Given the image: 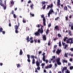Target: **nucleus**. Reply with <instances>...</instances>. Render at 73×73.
<instances>
[{
	"label": "nucleus",
	"mask_w": 73,
	"mask_h": 73,
	"mask_svg": "<svg viewBox=\"0 0 73 73\" xmlns=\"http://www.w3.org/2000/svg\"><path fill=\"white\" fill-rule=\"evenodd\" d=\"M2 32L3 34H5V31H2Z\"/></svg>",
	"instance_id": "nucleus-56"
},
{
	"label": "nucleus",
	"mask_w": 73,
	"mask_h": 73,
	"mask_svg": "<svg viewBox=\"0 0 73 73\" xmlns=\"http://www.w3.org/2000/svg\"><path fill=\"white\" fill-rule=\"evenodd\" d=\"M27 56L28 58L27 59V61L29 62H31V60H30V56H29V55H27Z\"/></svg>",
	"instance_id": "nucleus-17"
},
{
	"label": "nucleus",
	"mask_w": 73,
	"mask_h": 73,
	"mask_svg": "<svg viewBox=\"0 0 73 73\" xmlns=\"http://www.w3.org/2000/svg\"><path fill=\"white\" fill-rule=\"evenodd\" d=\"M62 62L63 63H65H65H67V62H68V61H67V60H62Z\"/></svg>",
	"instance_id": "nucleus-27"
},
{
	"label": "nucleus",
	"mask_w": 73,
	"mask_h": 73,
	"mask_svg": "<svg viewBox=\"0 0 73 73\" xmlns=\"http://www.w3.org/2000/svg\"><path fill=\"white\" fill-rule=\"evenodd\" d=\"M53 10L52 9L50 10L48 13V17H50V14H52V13H53Z\"/></svg>",
	"instance_id": "nucleus-10"
},
{
	"label": "nucleus",
	"mask_w": 73,
	"mask_h": 73,
	"mask_svg": "<svg viewBox=\"0 0 73 73\" xmlns=\"http://www.w3.org/2000/svg\"><path fill=\"white\" fill-rule=\"evenodd\" d=\"M31 58H33V59H35L34 58V56H33V55H31Z\"/></svg>",
	"instance_id": "nucleus-40"
},
{
	"label": "nucleus",
	"mask_w": 73,
	"mask_h": 73,
	"mask_svg": "<svg viewBox=\"0 0 73 73\" xmlns=\"http://www.w3.org/2000/svg\"><path fill=\"white\" fill-rule=\"evenodd\" d=\"M56 51V49H54L53 50V53H55V51Z\"/></svg>",
	"instance_id": "nucleus-62"
},
{
	"label": "nucleus",
	"mask_w": 73,
	"mask_h": 73,
	"mask_svg": "<svg viewBox=\"0 0 73 73\" xmlns=\"http://www.w3.org/2000/svg\"><path fill=\"white\" fill-rule=\"evenodd\" d=\"M70 50L72 52H73V48H71L70 49Z\"/></svg>",
	"instance_id": "nucleus-54"
},
{
	"label": "nucleus",
	"mask_w": 73,
	"mask_h": 73,
	"mask_svg": "<svg viewBox=\"0 0 73 73\" xmlns=\"http://www.w3.org/2000/svg\"><path fill=\"white\" fill-rule=\"evenodd\" d=\"M68 38L67 37H65L64 39V41H66V39H67Z\"/></svg>",
	"instance_id": "nucleus-43"
},
{
	"label": "nucleus",
	"mask_w": 73,
	"mask_h": 73,
	"mask_svg": "<svg viewBox=\"0 0 73 73\" xmlns=\"http://www.w3.org/2000/svg\"><path fill=\"white\" fill-rule=\"evenodd\" d=\"M3 28L1 27L0 28V32H3Z\"/></svg>",
	"instance_id": "nucleus-33"
},
{
	"label": "nucleus",
	"mask_w": 73,
	"mask_h": 73,
	"mask_svg": "<svg viewBox=\"0 0 73 73\" xmlns=\"http://www.w3.org/2000/svg\"><path fill=\"white\" fill-rule=\"evenodd\" d=\"M23 23H26V21L24 19H23Z\"/></svg>",
	"instance_id": "nucleus-45"
},
{
	"label": "nucleus",
	"mask_w": 73,
	"mask_h": 73,
	"mask_svg": "<svg viewBox=\"0 0 73 73\" xmlns=\"http://www.w3.org/2000/svg\"><path fill=\"white\" fill-rule=\"evenodd\" d=\"M70 69H71V70L73 69V66H71L70 67Z\"/></svg>",
	"instance_id": "nucleus-50"
},
{
	"label": "nucleus",
	"mask_w": 73,
	"mask_h": 73,
	"mask_svg": "<svg viewBox=\"0 0 73 73\" xmlns=\"http://www.w3.org/2000/svg\"><path fill=\"white\" fill-rule=\"evenodd\" d=\"M64 11H67L68 10V7L67 6H65L64 8Z\"/></svg>",
	"instance_id": "nucleus-23"
},
{
	"label": "nucleus",
	"mask_w": 73,
	"mask_h": 73,
	"mask_svg": "<svg viewBox=\"0 0 73 73\" xmlns=\"http://www.w3.org/2000/svg\"><path fill=\"white\" fill-rule=\"evenodd\" d=\"M56 61L58 65H61V63L60 62V58H58L56 59Z\"/></svg>",
	"instance_id": "nucleus-6"
},
{
	"label": "nucleus",
	"mask_w": 73,
	"mask_h": 73,
	"mask_svg": "<svg viewBox=\"0 0 73 73\" xmlns=\"http://www.w3.org/2000/svg\"><path fill=\"white\" fill-rule=\"evenodd\" d=\"M2 2L3 1H2V0H0V5L1 6H2V7H3L4 9L5 10L6 9V6H4V4L2 3Z\"/></svg>",
	"instance_id": "nucleus-7"
},
{
	"label": "nucleus",
	"mask_w": 73,
	"mask_h": 73,
	"mask_svg": "<svg viewBox=\"0 0 73 73\" xmlns=\"http://www.w3.org/2000/svg\"><path fill=\"white\" fill-rule=\"evenodd\" d=\"M46 6L45 5H44V6L42 7V8L43 9H45V7Z\"/></svg>",
	"instance_id": "nucleus-38"
},
{
	"label": "nucleus",
	"mask_w": 73,
	"mask_h": 73,
	"mask_svg": "<svg viewBox=\"0 0 73 73\" xmlns=\"http://www.w3.org/2000/svg\"><path fill=\"white\" fill-rule=\"evenodd\" d=\"M36 66H37V68L35 69V72L36 73H38L37 70H40V62L38 61H36Z\"/></svg>",
	"instance_id": "nucleus-1"
},
{
	"label": "nucleus",
	"mask_w": 73,
	"mask_h": 73,
	"mask_svg": "<svg viewBox=\"0 0 73 73\" xmlns=\"http://www.w3.org/2000/svg\"><path fill=\"white\" fill-rule=\"evenodd\" d=\"M56 47H57V45H55L54 46V48H56Z\"/></svg>",
	"instance_id": "nucleus-60"
},
{
	"label": "nucleus",
	"mask_w": 73,
	"mask_h": 73,
	"mask_svg": "<svg viewBox=\"0 0 73 73\" xmlns=\"http://www.w3.org/2000/svg\"><path fill=\"white\" fill-rule=\"evenodd\" d=\"M69 56H71V57L73 56V54H71V53H70L69 54H68Z\"/></svg>",
	"instance_id": "nucleus-31"
},
{
	"label": "nucleus",
	"mask_w": 73,
	"mask_h": 73,
	"mask_svg": "<svg viewBox=\"0 0 73 73\" xmlns=\"http://www.w3.org/2000/svg\"><path fill=\"white\" fill-rule=\"evenodd\" d=\"M13 16L14 18H16V16L15 14H14V15H13Z\"/></svg>",
	"instance_id": "nucleus-52"
},
{
	"label": "nucleus",
	"mask_w": 73,
	"mask_h": 73,
	"mask_svg": "<svg viewBox=\"0 0 73 73\" xmlns=\"http://www.w3.org/2000/svg\"><path fill=\"white\" fill-rule=\"evenodd\" d=\"M61 50L59 49H58L56 52V54H59L61 53Z\"/></svg>",
	"instance_id": "nucleus-13"
},
{
	"label": "nucleus",
	"mask_w": 73,
	"mask_h": 73,
	"mask_svg": "<svg viewBox=\"0 0 73 73\" xmlns=\"http://www.w3.org/2000/svg\"><path fill=\"white\" fill-rule=\"evenodd\" d=\"M33 4H32L30 5V7L31 9L33 8Z\"/></svg>",
	"instance_id": "nucleus-41"
},
{
	"label": "nucleus",
	"mask_w": 73,
	"mask_h": 73,
	"mask_svg": "<svg viewBox=\"0 0 73 73\" xmlns=\"http://www.w3.org/2000/svg\"><path fill=\"white\" fill-rule=\"evenodd\" d=\"M67 43H70V44H73V40L72 38H70L67 40Z\"/></svg>",
	"instance_id": "nucleus-5"
},
{
	"label": "nucleus",
	"mask_w": 73,
	"mask_h": 73,
	"mask_svg": "<svg viewBox=\"0 0 73 73\" xmlns=\"http://www.w3.org/2000/svg\"><path fill=\"white\" fill-rule=\"evenodd\" d=\"M14 2L13 1H10V4L11 5H13L14 4Z\"/></svg>",
	"instance_id": "nucleus-30"
},
{
	"label": "nucleus",
	"mask_w": 73,
	"mask_h": 73,
	"mask_svg": "<svg viewBox=\"0 0 73 73\" xmlns=\"http://www.w3.org/2000/svg\"><path fill=\"white\" fill-rule=\"evenodd\" d=\"M58 19H59V17H57V18H55V20H58Z\"/></svg>",
	"instance_id": "nucleus-55"
},
{
	"label": "nucleus",
	"mask_w": 73,
	"mask_h": 73,
	"mask_svg": "<svg viewBox=\"0 0 73 73\" xmlns=\"http://www.w3.org/2000/svg\"><path fill=\"white\" fill-rule=\"evenodd\" d=\"M41 28L40 29H39L38 30H39L40 31V33L41 34H42L43 32H44V31L43 30V29H42L43 28H44V26H42L41 25Z\"/></svg>",
	"instance_id": "nucleus-8"
},
{
	"label": "nucleus",
	"mask_w": 73,
	"mask_h": 73,
	"mask_svg": "<svg viewBox=\"0 0 73 73\" xmlns=\"http://www.w3.org/2000/svg\"><path fill=\"white\" fill-rule=\"evenodd\" d=\"M20 26V24L18 23V25H15V32L16 33H19V31H18V29H19V27Z\"/></svg>",
	"instance_id": "nucleus-3"
},
{
	"label": "nucleus",
	"mask_w": 73,
	"mask_h": 73,
	"mask_svg": "<svg viewBox=\"0 0 73 73\" xmlns=\"http://www.w3.org/2000/svg\"><path fill=\"white\" fill-rule=\"evenodd\" d=\"M39 54H41V51H40L39 52V53H38Z\"/></svg>",
	"instance_id": "nucleus-64"
},
{
	"label": "nucleus",
	"mask_w": 73,
	"mask_h": 73,
	"mask_svg": "<svg viewBox=\"0 0 73 73\" xmlns=\"http://www.w3.org/2000/svg\"><path fill=\"white\" fill-rule=\"evenodd\" d=\"M54 58H55V56H52V58L51 59V61H52V60H54Z\"/></svg>",
	"instance_id": "nucleus-28"
},
{
	"label": "nucleus",
	"mask_w": 73,
	"mask_h": 73,
	"mask_svg": "<svg viewBox=\"0 0 73 73\" xmlns=\"http://www.w3.org/2000/svg\"><path fill=\"white\" fill-rule=\"evenodd\" d=\"M42 4H48V2H45L44 1H43L41 2Z\"/></svg>",
	"instance_id": "nucleus-22"
},
{
	"label": "nucleus",
	"mask_w": 73,
	"mask_h": 73,
	"mask_svg": "<svg viewBox=\"0 0 73 73\" xmlns=\"http://www.w3.org/2000/svg\"><path fill=\"white\" fill-rule=\"evenodd\" d=\"M17 65V68H19V67H20V64H18Z\"/></svg>",
	"instance_id": "nucleus-39"
},
{
	"label": "nucleus",
	"mask_w": 73,
	"mask_h": 73,
	"mask_svg": "<svg viewBox=\"0 0 73 73\" xmlns=\"http://www.w3.org/2000/svg\"><path fill=\"white\" fill-rule=\"evenodd\" d=\"M45 53H43L42 55L43 56V57L42 60L44 61L45 60Z\"/></svg>",
	"instance_id": "nucleus-20"
},
{
	"label": "nucleus",
	"mask_w": 73,
	"mask_h": 73,
	"mask_svg": "<svg viewBox=\"0 0 73 73\" xmlns=\"http://www.w3.org/2000/svg\"><path fill=\"white\" fill-rule=\"evenodd\" d=\"M3 65V63H0V66H2Z\"/></svg>",
	"instance_id": "nucleus-63"
},
{
	"label": "nucleus",
	"mask_w": 73,
	"mask_h": 73,
	"mask_svg": "<svg viewBox=\"0 0 73 73\" xmlns=\"http://www.w3.org/2000/svg\"><path fill=\"white\" fill-rule=\"evenodd\" d=\"M9 27H11V23H9Z\"/></svg>",
	"instance_id": "nucleus-59"
},
{
	"label": "nucleus",
	"mask_w": 73,
	"mask_h": 73,
	"mask_svg": "<svg viewBox=\"0 0 73 73\" xmlns=\"http://www.w3.org/2000/svg\"><path fill=\"white\" fill-rule=\"evenodd\" d=\"M68 55H69V53H65L64 54V57H68Z\"/></svg>",
	"instance_id": "nucleus-24"
},
{
	"label": "nucleus",
	"mask_w": 73,
	"mask_h": 73,
	"mask_svg": "<svg viewBox=\"0 0 73 73\" xmlns=\"http://www.w3.org/2000/svg\"><path fill=\"white\" fill-rule=\"evenodd\" d=\"M48 45H50V41H49L48 42Z\"/></svg>",
	"instance_id": "nucleus-48"
},
{
	"label": "nucleus",
	"mask_w": 73,
	"mask_h": 73,
	"mask_svg": "<svg viewBox=\"0 0 73 73\" xmlns=\"http://www.w3.org/2000/svg\"><path fill=\"white\" fill-rule=\"evenodd\" d=\"M30 16H32L33 17L34 16H35L34 14H32L31 13H30Z\"/></svg>",
	"instance_id": "nucleus-36"
},
{
	"label": "nucleus",
	"mask_w": 73,
	"mask_h": 73,
	"mask_svg": "<svg viewBox=\"0 0 73 73\" xmlns=\"http://www.w3.org/2000/svg\"><path fill=\"white\" fill-rule=\"evenodd\" d=\"M59 46L60 47H61V42H59Z\"/></svg>",
	"instance_id": "nucleus-37"
},
{
	"label": "nucleus",
	"mask_w": 73,
	"mask_h": 73,
	"mask_svg": "<svg viewBox=\"0 0 73 73\" xmlns=\"http://www.w3.org/2000/svg\"><path fill=\"white\" fill-rule=\"evenodd\" d=\"M29 36H28L27 37V38L26 39V40H27V42H29L30 40H33V37H31L30 38V40H29Z\"/></svg>",
	"instance_id": "nucleus-12"
},
{
	"label": "nucleus",
	"mask_w": 73,
	"mask_h": 73,
	"mask_svg": "<svg viewBox=\"0 0 73 73\" xmlns=\"http://www.w3.org/2000/svg\"><path fill=\"white\" fill-rule=\"evenodd\" d=\"M71 31H69L68 32V34L70 35V36H72V33H71Z\"/></svg>",
	"instance_id": "nucleus-35"
},
{
	"label": "nucleus",
	"mask_w": 73,
	"mask_h": 73,
	"mask_svg": "<svg viewBox=\"0 0 73 73\" xmlns=\"http://www.w3.org/2000/svg\"><path fill=\"white\" fill-rule=\"evenodd\" d=\"M41 65L42 66V68H44V66L45 65V64L42 63V64Z\"/></svg>",
	"instance_id": "nucleus-34"
},
{
	"label": "nucleus",
	"mask_w": 73,
	"mask_h": 73,
	"mask_svg": "<svg viewBox=\"0 0 73 73\" xmlns=\"http://www.w3.org/2000/svg\"><path fill=\"white\" fill-rule=\"evenodd\" d=\"M42 38H43V40L45 41L46 40V36L45 35H42Z\"/></svg>",
	"instance_id": "nucleus-16"
},
{
	"label": "nucleus",
	"mask_w": 73,
	"mask_h": 73,
	"mask_svg": "<svg viewBox=\"0 0 73 73\" xmlns=\"http://www.w3.org/2000/svg\"><path fill=\"white\" fill-rule=\"evenodd\" d=\"M40 30H38V31L35 33V36H40Z\"/></svg>",
	"instance_id": "nucleus-11"
},
{
	"label": "nucleus",
	"mask_w": 73,
	"mask_h": 73,
	"mask_svg": "<svg viewBox=\"0 0 73 73\" xmlns=\"http://www.w3.org/2000/svg\"><path fill=\"white\" fill-rule=\"evenodd\" d=\"M57 39V38H54L53 39V40H54V41H56V40Z\"/></svg>",
	"instance_id": "nucleus-58"
},
{
	"label": "nucleus",
	"mask_w": 73,
	"mask_h": 73,
	"mask_svg": "<svg viewBox=\"0 0 73 73\" xmlns=\"http://www.w3.org/2000/svg\"><path fill=\"white\" fill-rule=\"evenodd\" d=\"M40 26H41V24L37 25H36V27H37V28H40Z\"/></svg>",
	"instance_id": "nucleus-29"
},
{
	"label": "nucleus",
	"mask_w": 73,
	"mask_h": 73,
	"mask_svg": "<svg viewBox=\"0 0 73 73\" xmlns=\"http://www.w3.org/2000/svg\"><path fill=\"white\" fill-rule=\"evenodd\" d=\"M67 69V67H65L63 68V69L62 70V72L63 73L64 72V70H66Z\"/></svg>",
	"instance_id": "nucleus-18"
},
{
	"label": "nucleus",
	"mask_w": 73,
	"mask_h": 73,
	"mask_svg": "<svg viewBox=\"0 0 73 73\" xmlns=\"http://www.w3.org/2000/svg\"><path fill=\"white\" fill-rule=\"evenodd\" d=\"M70 65H71V64L70 63H68V66H70Z\"/></svg>",
	"instance_id": "nucleus-57"
},
{
	"label": "nucleus",
	"mask_w": 73,
	"mask_h": 73,
	"mask_svg": "<svg viewBox=\"0 0 73 73\" xmlns=\"http://www.w3.org/2000/svg\"><path fill=\"white\" fill-rule=\"evenodd\" d=\"M4 3L5 5H4V6H6V8H7V5H6V1H5Z\"/></svg>",
	"instance_id": "nucleus-44"
},
{
	"label": "nucleus",
	"mask_w": 73,
	"mask_h": 73,
	"mask_svg": "<svg viewBox=\"0 0 73 73\" xmlns=\"http://www.w3.org/2000/svg\"><path fill=\"white\" fill-rule=\"evenodd\" d=\"M32 63L33 64H34L35 63V59H33Z\"/></svg>",
	"instance_id": "nucleus-26"
},
{
	"label": "nucleus",
	"mask_w": 73,
	"mask_h": 73,
	"mask_svg": "<svg viewBox=\"0 0 73 73\" xmlns=\"http://www.w3.org/2000/svg\"><path fill=\"white\" fill-rule=\"evenodd\" d=\"M66 72V73H70V72L68 70H67Z\"/></svg>",
	"instance_id": "nucleus-53"
},
{
	"label": "nucleus",
	"mask_w": 73,
	"mask_h": 73,
	"mask_svg": "<svg viewBox=\"0 0 73 73\" xmlns=\"http://www.w3.org/2000/svg\"><path fill=\"white\" fill-rule=\"evenodd\" d=\"M60 3V0H57V6H58L59 8H60V5L61 8H63L64 7V5L62 4L61 5Z\"/></svg>",
	"instance_id": "nucleus-2"
},
{
	"label": "nucleus",
	"mask_w": 73,
	"mask_h": 73,
	"mask_svg": "<svg viewBox=\"0 0 73 73\" xmlns=\"http://www.w3.org/2000/svg\"><path fill=\"white\" fill-rule=\"evenodd\" d=\"M69 27H71V29H72V30H73V23H70L69 24Z\"/></svg>",
	"instance_id": "nucleus-14"
},
{
	"label": "nucleus",
	"mask_w": 73,
	"mask_h": 73,
	"mask_svg": "<svg viewBox=\"0 0 73 73\" xmlns=\"http://www.w3.org/2000/svg\"><path fill=\"white\" fill-rule=\"evenodd\" d=\"M41 16V18H43V25H44V26H45L46 25V24H45V23L46 22V21H45V18L44 17V15H42Z\"/></svg>",
	"instance_id": "nucleus-4"
},
{
	"label": "nucleus",
	"mask_w": 73,
	"mask_h": 73,
	"mask_svg": "<svg viewBox=\"0 0 73 73\" xmlns=\"http://www.w3.org/2000/svg\"><path fill=\"white\" fill-rule=\"evenodd\" d=\"M66 21H67V20H68V17H66Z\"/></svg>",
	"instance_id": "nucleus-46"
},
{
	"label": "nucleus",
	"mask_w": 73,
	"mask_h": 73,
	"mask_svg": "<svg viewBox=\"0 0 73 73\" xmlns=\"http://www.w3.org/2000/svg\"><path fill=\"white\" fill-rule=\"evenodd\" d=\"M34 41L35 43L36 42H38V43H40V40H37V39L34 40Z\"/></svg>",
	"instance_id": "nucleus-19"
},
{
	"label": "nucleus",
	"mask_w": 73,
	"mask_h": 73,
	"mask_svg": "<svg viewBox=\"0 0 73 73\" xmlns=\"http://www.w3.org/2000/svg\"><path fill=\"white\" fill-rule=\"evenodd\" d=\"M11 14L12 15H14V11H12L11 12Z\"/></svg>",
	"instance_id": "nucleus-49"
},
{
	"label": "nucleus",
	"mask_w": 73,
	"mask_h": 73,
	"mask_svg": "<svg viewBox=\"0 0 73 73\" xmlns=\"http://www.w3.org/2000/svg\"><path fill=\"white\" fill-rule=\"evenodd\" d=\"M49 31L48 29H47L46 32V34H48V32H49Z\"/></svg>",
	"instance_id": "nucleus-42"
},
{
	"label": "nucleus",
	"mask_w": 73,
	"mask_h": 73,
	"mask_svg": "<svg viewBox=\"0 0 73 73\" xmlns=\"http://www.w3.org/2000/svg\"><path fill=\"white\" fill-rule=\"evenodd\" d=\"M58 36L59 37H61V36L60 34H58Z\"/></svg>",
	"instance_id": "nucleus-51"
},
{
	"label": "nucleus",
	"mask_w": 73,
	"mask_h": 73,
	"mask_svg": "<svg viewBox=\"0 0 73 73\" xmlns=\"http://www.w3.org/2000/svg\"><path fill=\"white\" fill-rule=\"evenodd\" d=\"M52 66V64H50L49 66H45V69H48V68H51Z\"/></svg>",
	"instance_id": "nucleus-15"
},
{
	"label": "nucleus",
	"mask_w": 73,
	"mask_h": 73,
	"mask_svg": "<svg viewBox=\"0 0 73 73\" xmlns=\"http://www.w3.org/2000/svg\"><path fill=\"white\" fill-rule=\"evenodd\" d=\"M43 60V61H45L46 64H47V63H48V60H45V58H44V60Z\"/></svg>",
	"instance_id": "nucleus-32"
},
{
	"label": "nucleus",
	"mask_w": 73,
	"mask_h": 73,
	"mask_svg": "<svg viewBox=\"0 0 73 73\" xmlns=\"http://www.w3.org/2000/svg\"><path fill=\"white\" fill-rule=\"evenodd\" d=\"M53 4H51L50 5L48 6L47 7V9H49L50 8H51V9H52V8H53Z\"/></svg>",
	"instance_id": "nucleus-9"
},
{
	"label": "nucleus",
	"mask_w": 73,
	"mask_h": 73,
	"mask_svg": "<svg viewBox=\"0 0 73 73\" xmlns=\"http://www.w3.org/2000/svg\"><path fill=\"white\" fill-rule=\"evenodd\" d=\"M51 26V24H49L48 25V27H50Z\"/></svg>",
	"instance_id": "nucleus-61"
},
{
	"label": "nucleus",
	"mask_w": 73,
	"mask_h": 73,
	"mask_svg": "<svg viewBox=\"0 0 73 73\" xmlns=\"http://www.w3.org/2000/svg\"><path fill=\"white\" fill-rule=\"evenodd\" d=\"M19 54L20 55H22L23 54V51H22V50L21 49L20 50Z\"/></svg>",
	"instance_id": "nucleus-25"
},
{
	"label": "nucleus",
	"mask_w": 73,
	"mask_h": 73,
	"mask_svg": "<svg viewBox=\"0 0 73 73\" xmlns=\"http://www.w3.org/2000/svg\"><path fill=\"white\" fill-rule=\"evenodd\" d=\"M68 46V45H65V47H64V49H66V48H67V47Z\"/></svg>",
	"instance_id": "nucleus-47"
},
{
	"label": "nucleus",
	"mask_w": 73,
	"mask_h": 73,
	"mask_svg": "<svg viewBox=\"0 0 73 73\" xmlns=\"http://www.w3.org/2000/svg\"><path fill=\"white\" fill-rule=\"evenodd\" d=\"M55 30H59V27L58 26H56L55 27Z\"/></svg>",
	"instance_id": "nucleus-21"
}]
</instances>
